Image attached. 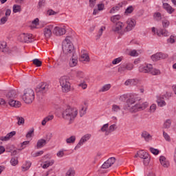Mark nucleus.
<instances>
[{
	"label": "nucleus",
	"instance_id": "nucleus-28",
	"mask_svg": "<svg viewBox=\"0 0 176 176\" xmlns=\"http://www.w3.org/2000/svg\"><path fill=\"white\" fill-rule=\"evenodd\" d=\"M123 6V3H118L116 6L113 7L111 10L110 13H115V12H118Z\"/></svg>",
	"mask_w": 176,
	"mask_h": 176
},
{
	"label": "nucleus",
	"instance_id": "nucleus-20",
	"mask_svg": "<svg viewBox=\"0 0 176 176\" xmlns=\"http://www.w3.org/2000/svg\"><path fill=\"white\" fill-rule=\"evenodd\" d=\"M7 101L10 107H14V108H20L21 107V102L19 101L14 100V99H9Z\"/></svg>",
	"mask_w": 176,
	"mask_h": 176
},
{
	"label": "nucleus",
	"instance_id": "nucleus-56",
	"mask_svg": "<svg viewBox=\"0 0 176 176\" xmlns=\"http://www.w3.org/2000/svg\"><path fill=\"white\" fill-rule=\"evenodd\" d=\"M163 136H164V138L166 140V141H171V139L170 138V135H168V133H166L164 131H163Z\"/></svg>",
	"mask_w": 176,
	"mask_h": 176
},
{
	"label": "nucleus",
	"instance_id": "nucleus-64",
	"mask_svg": "<svg viewBox=\"0 0 176 176\" xmlns=\"http://www.w3.org/2000/svg\"><path fill=\"white\" fill-rule=\"evenodd\" d=\"M156 104H153L151 107H150V111L151 112H155V111H156Z\"/></svg>",
	"mask_w": 176,
	"mask_h": 176
},
{
	"label": "nucleus",
	"instance_id": "nucleus-16",
	"mask_svg": "<svg viewBox=\"0 0 176 176\" xmlns=\"http://www.w3.org/2000/svg\"><path fill=\"white\" fill-rule=\"evenodd\" d=\"M53 30V25H50L45 27L43 30L44 36L46 39H49L52 36V30Z\"/></svg>",
	"mask_w": 176,
	"mask_h": 176
},
{
	"label": "nucleus",
	"instance_id": "nucleus-63",
	"mask_svg": "<svg viewBox=\"0 0 176 176\" xmlns=\"http://www.w3.org/2000/svg\"><path fill=\"white\" fill-rule=\"evenodd\" d=\"M104 3H99L98 4V10L101 11V10H104Z\"/></svg>",
	"mask_w": 176,
	"mask_h": 176
},
{
	"label": "nucleus",
	"instance_id": "nucleus-50",
	"mask_svg": "<svg viewBox=\"0 0 176 176\" xmlns=\"http://www.w3.org/2000/svg\"><path fill=\"white\" fill-rule=\"evenodd\" d=\"M122 58V57H118L115 58L113 61H112V64L113 65H116V64H119V63H121Z\"/></svg>",
	"mask_w": 176,
	"mask_h": 176
},
{
	"label": "nucleus",
	"instance_id": "nucleus-37",
	"mask_svg": "<svg viewBox=\"0 0 176 176\" xmlns=\"http://www.w3.org/2000/svg\"><path fill=\"white\" fill-rule=\"evenodd\" d=\"M76 76L77 78H79L80 79H82L83 78H85V73H83V72L82 71H76Z\"/></svg>",
	"mask_w": 176,
	"mask_h": 176
},
{
	"label": "nucleus",
	"instance_id": "nucleus-3",
	"mask_svg": "<svg viewBox=\"0 0 176 176\" xmlns=\"http://www.w3.org/2000/svg\"><path fill=\"white\" fill-rule=\"evenodd\" d=\"M23 100L25 104H31L35 100V92L31 88H27L24 90Z\"/></svg>",
	"mask_w": 176,
	"mask_h": 176
},
{
	"label": "nucleus",
	"instance_id": "nucleus-53",
	"mask_svg": "<svg viewBox=\"0 0 176 176\" xmlns=\"http://www.w3.org/2000/svg\"><path fill=\"white\" fill-rule=\"evenodd\" d=\"M116 129V124H111L109 127V133L111 134V133H113V131H115V129Z\"/></svg>",
	"mask_w": 176,
	"mask_h": 176
},
{
	"label": "nucleus",
	"instance_id": "nucleus-52",
	"mask_svg": "<svg viewBox=\"0 0 176 176\" xmlns=\"http://www.w3.org/2000/svg\"><path fill=\"white\" fill-rule=\"evenodd\" d=\"M87 108H86L85 109V107H82L81 109L80 110V118H82L84 115H86V111H87Z\"/></svg>",
	"mask_w": 176,
	"mask_h": 176
},
{
	"label": "nucleus",
	"instance_id": "nucleus-61",
	"mask_svg": "<svg viewBox=\"0 0 176 176\" xmlns=\"http://www.w3.org/2000/svg\"><path fill=\"white\" fill-rule=\"evenodd\" d=\"M97 0H89V6L90 8H94L96 6V1Z\"/></svg>",
	"mask_w": 176,
	"mask_h": 176
},
{
	"label": "nucleus",
	"instance_id": "nucleus-21",
	"mask_svg": "<svg viewBox=\"0 0 176 176\" xmlns=\"http://www.w3.org/2000/svg\"><path fill=\"white\" fill-rule=\"evenodd\" d=\"M148 105H149V103H148V102H144L142 104H136V112H139L140 111H144V109L148 108Z\"/></svg>",
	"mask_w": 176,
	"mask_h": 176
},
{
	"label": "nucleus",
	"instance_id": "nucleus-5",
	"mask_svg": "<svg viewBox=\"0 0 176 176\" xmlns=\"http://www.w3.org/2000/svg\"><path fill=\"white\" fill-rule=\"evenodd\" d=\"M139 71L143 74H151V75H160V70L155 69L152 65L148 64L146 66H140Z\"/></svg>",
	"mask_w": 176,
	"mask_h": 176
},
{
	"label": "nucleus",
	"instance_id": "nucleus-34",
	"mask_svg": "<svg viewBox=\"0 0 176 176\" xmlns=\"http://www.w3.org/2000/svg\"><path fill=\"white\" fill-rule=\"evenodd\" d=\"M30 167H31V163L27 161L25 164L22 166V171H27L28 170H30Z\"/></svg>",
	"mask_w": 176,
	"mask_h": 176
},
{
	"label": "nucleus",
	"instance_id": "nucleus-25",
	"mask_svg": "<svg viewBox=\"0 0 176 176\" xmlns=\"http://www.w3.org/2000/svg\"><path fill=\"white\" fill-rule=\"evenodd\" d=\"M6 97L7 100H14L17 97V94L16 91L11 90L6 95Z\"/></svg>",
	"mask_w": 176,
	"mask_h": 176
},
{
	"label": "nucleus",
	"instance_id": "nucleus-9",
	"mask_svg": "<svg viewBox=\"0 0 176 176\" xmlns=\"http://www.w3.org/2000/svg\"><path fill=\"white\" fill-rule=\"evenodd\" d=\"M47 90H49V85L46 82H41L36 87L37 94H44Z\"/></svg>",
	"mask_w": 176,
	"mask_h": 176
},
{
	"label": "nucleus",
	"instance_id": "nucleus-40",
	"mask_svg": "<svg viewBox=\"0 0 176 176\" xmlns=\"http://www.w3.org/2000/svg\"><path fill=\"white\" fill-rule=\"evenodd\" d=\"M32 61H33V64L36 65V67H41L42 61H41L39 59L35 58Z\"/></svg>",
	"mask_w": 176,
	"mask_h": 176
},
{
	"label": "nucleus",
	"instance_id": "nucleus-43",
	"mask_svg": "<svg viewBox=\"0 0 176 176\" xmlns=\"http://www.w3.org/2000/svg\"><path fill=\"white\" fill-rule=\"evenodd\" d=\"M133 12H134V8L133 7V6H129V7L125 10V13H126V14H130L133 13Z\"/></svg>",
	"mask_w": 176,
	"mask_h": 176
},
{
	"label": "nucleus",
	"instance_id": "nucleus-44",
	"mask_svg": "<svg viewBox=\"0 0 176 176\" xmlns=\"http://www.w3.org/2000/svg\"><path fill=\"white\" fill-rule=\"evenodd\" d=\"M109 89H111V85L110 84H107L104 85L101 89L100 90V91H108V90H109Z\"/></svg>",
	"mask_w": 176,
	"mask_h": 176
},
{
	"label": "nucleus",
	"instance_id": "nucleus-51",
	"mask_svg": "<svg viewBox=\"0 0 176 176\" xmlns=\"http://www.w3.org/2000/svg\"><path fill=\"white\" fill-rule=\"evenodd\" d=\"M41 155H43V151H40L36 153H32V156H33V157H37L38 156H41Z\"/></svg>",
	"mask_w": 176,
	"mask_h": 176
},
{
	"label": "nucleus",
	"instance_id": "nucleus-26",
	"mask_svg": "<svg viewBox=\"0 0 176 176\" xmlns=\"http://www.w3.org/2000/svg\"><path fill=\"white\" fill-rule=\"evenodd\" d=\"M157 34L158 36H168V32L166 29H158L157 30Z\"/></svg>",
	"mask_w": 176,
	"mask_h": 176
},
{
	"label": "nucleus",
	"instance_id": "nucleus-47",
	"mask_svg": "<svg viewBox=\"0 0 176 176\" xmlns=\"http://www.w3.org/2000/svg\"><path fill=\"white\" fill-rule=\"evenodd\" d=\"M124 65L126 71H131V69L134 68V65H133L132 63H126L124 64Z\"/></svg>",
	"mask_w": 176,
	"mask_h": 176
},
{
	"label": "nucleus",
	"instance_id": "nucleus-12",
	"mask_svg": "<svg viewBox=\"0 0 176 176\" xmlns=\"http://www.w3.org/2000/svg\"><path fill=\"white\" fill-rule=\"evenodd\" d=\"M115 162H116V158L111 157L104 162L101 166V168H109V167L112 166V165L115 164Z\"/></svg>",
	"mask_w": 176,
	"mask_h": 176
},
{
	"label": "nucleus",
	"instance_id": "nucleus-7",
	"mask_svg": "<svg viewBox=\"0 0 176 176\" xmlns=\"http://www.w3.org/2000/svg\"><path fill=\"white\" fill-rule=\"evenodd\" d=\"M18 39L20 42H24L25 43H31L35 41V38L32 37V34L25 33L20 34Z\"/></svg>",
	"mask_w": 176,
	"mask_h": 176
},
{
	"label": "nucleus",
	"instance_id": "nucleus-59",
	"mask_svg": "<svg viewBox=\"0 0 176 176\" xmlns=\"http://www.w3.org/2000/svg\"><path fill=\"white\" fill-rule=\"evenodd\" d=\"M61 69H63V71H68V69H69V66H68V65H67V63H64L61 66Z\"/></svg>",
	"mask_w": 176,
	"mask_h": 176
},
{
	"label": "nucleus",
	"instance_id": "nucleus-32",
	"mask_svg": "<svg viewBox=\"0 0 176 176\" xmlns=\"http://www.w3.org/2000/svg\"><path fill=\"white\" fill-rule=\"evenodd\" d=\"M16 120L18 126H23L24 123L25 122V120L23 117L17 116Z\"/></svg>",
	"mask_w": 176,
	"mask_h": 176
},
{
	"label": "nucleus",
	"instance_id": "nucleus-2",
	"mask_svg": "<svg viewBox=\"0 0 176 176\" xmlns=\"http://www.w3.org/2000/svg\"><path fill=\"white\" fill-rule=\"evenodd\" d=\"M78 116V110L71 107L70 106H67L65 109H63L62 113V118L65 119V120H67L69 122V124H71L74 120H75V118Z\"/></svg>",
	"mask_w": 176,
	"mask_h": 176
},
{
	"label": "nucleus",
	"instance_id": "nucleus-42",
	"mask_svg": "<svg viewBox=\"0 0 176 176\" xmlns=\"http://www.w3.org/2000/svg\"><path fill=\"white\" fill-rule=\"evenodd\" d=\"M104 30H105V27H102L100 29L98 34L96 35V41H98V39H100V38H101V36L102 35V32H104Z\"/></svg>",
	"mask_w": 176,
	"mask_h": 176
},
{
	"label": "nucleus",
	"instance_id": "nucleus-18",
	"mask_svg": "<svg viewBox=\"0 0 176 176\" xmlns=\"http://www.w3.org/2000/svg\"><path fill=\"white\" fill-rule=\"evenodd\" d=\"M160 162L164 168H168V167H170V162L168 161L167 158L163 155L160 157Z\"/></svg>",
	"mask_w": 176,
	"mask_h": 176
},
{
	"label": "nucleus",
	"instance_id": "nucleus-6",
	"mask_svg": "<svg viewBox=\"0 0 176 176\" xmlns=\"http://www.w3.org/2000/svg\"><path fill=\"white\" fill-rule=\"evenodd\" d=\"M135 104V99L129 98L126 100V104L124 106V111H129L131 113H135L137 110V104Z\"/></svg>",
	"mask_w": 176,
	"mask_h": 176
},
{
	"label": "nucleus",
	"instance_id": "nucleus-15",
	"mask_svg": "<svg viewBox=\"0 0 176 176\" xmlns=\"http://www.w3.org/2000/svg\"><path fill=\"white\" fill-rule=\"evenodd\" d=\"M72 57L69 59V67H71L72 68L74 67H76V65H78V55L76 54H74L73 55H71Z\"/></svg>",
	"mask_w": 176,
	"mask_h": 176
},
{
	"label": "nucleus",
	"instance_id": "nucleus-58",
	"mask_svg": "<svg viewBox=\"0 0 176 176\" xmlns=\"http://www.w3.org/2000/svg\"><path fill=\"white\" fill-rule=\"evenodd\" d=\"M130 56H131L132 57H137V56H138V52H137V50H133L130 52Z\"/></svg>",
	"mask_w": 176,
	"mask_h": 176
},
{
	"label": "nucleus",
	"instance_id": "nucleus-14",
	"mask_svg": "<svg viewBox=\"0 0 176 176\" xmlns=\"http://www.w3.org/2000/svg\"><path fill=\"white\" fill-rule=\"evenodd\" d=\"M65 32V28H60L58 26L55 27L53 30V34L56 36H61V35H64Z\"/></svg>",
	"mask_w": 176,
	"mask_h": 176
},
{
	"label": "nucleus",
	"instance_id": "nucleus-11",
	"mask_svg": "<svg viewBox=\"0 0 176 176\" xmlns=\"http://www.w3.org/2000/svg\"><path fill=\"white\" fill-rule=\"evenodd\" d=\"M91 137V135H90L89 133L82 136V138L80 140L79 142L77 144V145L74 148V149L75 150L79 149V148H80V146L82 145H83L85 144V142H87V141H89V140H90Z\"/></svg>",
	"mask_w": 176,
	"mask_h": 176
},
{
	"label": "nucleus",
	"instance_id": "nucleus-62",
	"mask_svg": "<svg viewBox=\"0 0 176 176\" xmlns=\"http://www.w3.org/2000/svg\"><path fill=\"white\" fill-rule=\"evenodd\" d=\"M0 49L3 50V49H6V42L3 41L0 44Z\"/></svg>",
	"mask_w": 176,
	"mask_h": 176
},
{
	"label": "nucleus",
	"instance_id": "nucleus-49",
	"mask_svg": "<svg viewBox=\"0 0 176 176\" xmlns=\"http://www.w3.org/2000/svg\"><path fill=\"white\" fill-rule=\"evenodd\" d=\"M8 19L9 18L6 16H3L0 19V25H3V24H5L8 21Z\"/></svg>",
	"mask_w": 176,
	"mask_h": 176
},
{
	"label": "nucleus",
	"instance_id": "nucleus-36",
	"mask_svg": "<svg viewBox=\"0 0 176 176\" xmlns=\"http://www.w3.org/2000/svg\"><path fill=\"white\" fill-rule=\"evenodd\" d=\"M76 140V138L74 135L71 136L70 138L66 139L67 144H74Z\"/></svg>",
	"mask_w": 176,
	"mask_h": 176
},
{
	"label": "nucleus",
	"instance_id": "nucleus-55",
	"mask_svg": "<svg viewBox=\"0 0 176 176\" xmlns=\"http://www.w3.org/2000/svg\"><path fill=\"white\" fill-rule=\"evenodd\" d=\"M162 25H163L164 28H167V27H168V25H170V21H168V20L162 21Z\"/></svg>",
	"mask_w": 176,
	"mask_h": 176
},
{
	"label": "nucleus",
	"instance_id": "nucleus-35",
	"mask_svg": "<svg viewBox=\"0 0 176 176\" xmlns=\"http://www.w3.org/2000/svg\"><path fill=\"white\" fill-rule=\"evenodd\" d=\"M120 20V15H114L111 17V21L112 23H118Z\"/></svg>",
	"mask_w": 176,
	"mask_h": 176
},
{
	"label": "nucleus",
	"instance_id": "nucleus-48",
	"mask_svg": "<svg viewBox=\"0 0 176 176\" xmlns=\"http://www.w3.org/2000/svg\"><path fill=\"white\" fill-rule=\"evenodd\" d=\"M66 176H75V170L72 168H70L66 173Z\"/></svg>",
	"mask_w": 176,
	"mask_h": 176
},
{
	"label": "nucleus",
	"instance_id": "nucleus-54",
	"mask_svg": "<svg viewBox=\"0 0 176 176\" xmlns=\"http://www.w3.org/2000/svg\"><path fill=\"white\" fill-rule=\"evenodd\" d=\"M45 3H46V0H40L38 1V9H41L42 6H45Z\"/></svg>",
	"mask_w": 176,
	"mask_h": 176
},
{
	"label": "nucleus",
	"instance_id": "nucleus-1",
	"mask_svg": "<svg viewBox=\"0 0 176 176\" xmlns=\"http://www.w3.org/2000/svg\"><path fill=\"white\" fill-rule=\"evenodd\" d=\"M72 40V37L67 36L62 44L63 53L69 56L76 54V52H75V47L74 46V44H72V42L71 41Z\"/></svg>",
	"mask_w": 176,
	"mask_h": 176
},
{
	"label": "nucleus",
	"instance_id": "nucleus-33",
	"mask_svg": "<svg viewBox=\"0 0 176 176\" xmlns=\"http://www.w3.org/2000/svg\"><path fill=\"white\" fill-rule=\"evenodd\" d=\"M14 13H20L21 12V6L15 4L12 7Z\"/></svg>",
	"mask_w": 176,
	"mask_h": 176
},
{
	"label": "nucleus",
	"instance_id": "nucleus-29",
	"mask_svg": "<svg viewBox=\"0 0 176 176\" xmlns=\"http://www.w3.org/2000/svg\"><path fill=\"white\" fill-rule=\"evenodd\" d=\"M80 61H86L89 63L90 61V57L89 56V54H82L80 58Z\"/></svg>",
	"mask_w": 176,
	"mask_h": 176
},
{
	"label": "nucleus",
	"instance_id": "nucleus-39",
	"mask_svg": "<svg viewBox=\"0 0 176 176\" xmlns=\"http://www.w3.org/2000/svg\"><path fill=\"white\" fill-rule=\"evenodd\" d=\"M171 126V120H166L164 123V129H170Z\"/></svg>",
	"mask_w": 176,
	"mask_h": 176
},
{
	"label": "nucleus",
	"instance_id": "nucleus-13",
	"mask_svg": "<svg viewBox=\"0 0 176 176\" xmlns=\"http://www.w3.org/2000/svg\"><path fill=\"white\" fill-rule=\"evenodd\" d=\"M122 28H123V23L117 22L115 25L112 27V31L113 32H117L118 34H120L123 35V32H122Z\"/></svg>",
	"mask_w": 176,
	"mask_h": 176
},
{
	"label": "nucleus",
	"instance_id": "nucleus-22",
	"mask_svg": "<svg viewBox=\"0 0 176 176\" xmlns=\"http://www.w3.org/2000/svg\"><path fill=\"white\" fill-rule=\"evenodd\" d=\"M141 137H142V138H144V141H146V142H149L152 140V136L146 131H144L142 133Z\"/></svg>",
	"mask_w": 176,
	"mask_h": 176
},
{
	"label": "nucleus",
	"instance_id": "nucleus-8",
	"mask_svg": "<svg viewBox=\"0 0 176 176\" xmlns=\"http://www.w3.org/2000/svg\"><path fill=\"white\" fill-rule=\"evenodd\" d=\"M52 137H53V134L48 133L46 135V139H40L37 141L36 148L37 149H41V148H43L50 140H52Z\"/></svg>",
	"mask_w": 176,
	"mask_h": 176
},
{
	"label": "nucleus",
	"instance_id": "nucleus-24",
	"mask_svg": "<svg viewBox=\"0 0 176 176\" xmlns=\"http://www.w3.org/2000/svg\"><path fill=\"white\" fill-rule=\"evenodd\" d=\"M16 135V131H13L8 133L6 136H1L0 138L1 141H9L12 137Z\"/></svg>",
	"mask_w": 176,
	"mask_h": 176
},
{
	"label": "nucleus",
	"instance_id": "nucleus-46",
	"mask_svg": "<svg viewBox=\"0 0 176 176\" xmlns=\"http://www.w3.org/2000/svg\"><path fill=\"white\" fill-rule=\"evenodd\" d=\"M120 107L118 106V104H113L112 105V111L113 112H119V111H120Z\"/></svg>",
	"mask_w": 176,
	"mask_h": 176
},
{
	"label": "nucleus",
	"instance_id": "nucleus-17",
	"mask_svg": "<svg viewBox=\"0 0 176 176\" xmlns=\"http://www.w3.org/2000/svg\"><path fill=\"white\" fill-rule=\"evenodd\" d=\"M167 55L162 53L158 52L151 56V60L153 61H159V60H162V58H166Z\"/></svg>",
	"mask_w": 176,
	"mask_h": 176
},
{
	"label": "nucleus",
	"instance_id": "nucleus-19",
	"mask_svg": "<svg viewBox=\"0 0 176 176\" xmlns=\"http://www.w3.org/2000/svg\"><path fill=\"white\" fill-rule=\"evenodd\" d=\"M126 27L125 28L124 31H131L135 27V20L129 19L126 21Z\"/></svg>",
	"mask_w": 176,
	"mask_h": 176
},
{
	"label": "nucleus",
	"instance_id": "nucleus-60",
	"mask_svg": "<svg viewBox=\"0 0 176 176\" xmlns=\"http://www.w3.org/2000/svg\"><path fill=\"white\" fill-rule=\"evenodd\" d=\"M59 60L62 63H64V61H67V56L60 55V56L59 57Z\"/></svg>",
	"mask_w": 176,
	"mask_h": 176
},
{
	"label": "nucleus",
	"instance_id": "nucleus-10",
	"mask_svg": "<svg viewBox=\"0 0 176 176\" xmlns=\"http://www.w3.org/2000/svg\"><path fill=\"white\" fill-rule=\"evenodd\" d=\"M138 155L140 159H144V164L145 166H148L149 164V162L151 160V157L149 154L143 150L138 152Z\"/></svg>",
	"mask_w": 176,
	"mask_h": 176
},
{
	"label": "nucleus",
	"instance_id": "nucleus-30",
	"mask_svg": "<svg viewBox=\"0 0 176 176\" xmlns=\"http://www.w3.org/2000/svg\"><path fill=\"white\" fill-rule=\"evenodd\" d=\"M53 164H54V160L46 161L43 165V168H47L50 166H53Z\"/></svg>",
	"mask_w": 176,
	"mask_h": 176
},
{
	"label": "nucleus",
	"instance_id": "nucleus-4",
	"mask_svg": "<svg viewBox=\"0 0 176 176\" xmlns=\"http://www.w3.org/2000/svg\"><path fill=\"white\" fill-rule=\"evenodd\" d=\"M60 85L62 87L63 93H68L71 90V83H69V78L67 76H63L59 79Z\"/></svg>",
	"mask_w": 176,
	"mask_h": 176
},
{
	"label": "nucleus",
	"instance_id": "nucleus-45",
	"mask_svg": "<svg viewBox=\"0 0 176 176\" xmlns=\"http://www.w3.org/2000/svg\"><path fill=\"white\" fill-rule=\"evenodd\" d=\"M10 163L12 166H17V164H19V160H17V157H14L11 158Z\"/></svg>",
	"mask_w": 176,
	"mask_h": 176
},
{
	"label": "nucleus",
	"instance_id": "nucleus-27",
	"mask_svg": "<svg viewBox=\"0 0 176 176\" xmlns=\"http://www.w3.org/2000/svg\"><path fill=\"white\" fill-rule=\"evenodd\" d=\"M163 8L164 9H166V12H168L169 14H171V13L174 12V9L173 8V7H171V6H170V4L167 3H163Z\"/></svg>",
	"mask_w": 176,
	"mask_h": 176
},
{
	"label": "nucleus",
	"instance_id": "nucleus-31",
	"mask_svg": "<svg viewBox=\"0 0 176 176\" xmlns=\"http://www.w3.org/2000/svg\"><path fill=\"white\" fill-rule=\"evenodd\" d=\"M164 98L159 97L157 100V102L159 107H164L166 102L163 100Z\"/></svg>",
	"mask_w": 176,
	"mask_h": 176
},
{
	"label": "nucleus",
	"instance_id": "nucleus-41",
	"mask_svg": "<svg viewBox=\"0 0 176 176\" xmlns=\"http://www.w3.org/2000/svg\"><path fill=\"white\" fill-rule=\"evenodd\" d=\"M149 151H150V152H151V153H153V155H157V154L160 153V151H159V149L155 148L153 147H150Z\"/></svg>",
	"mask_w": 176,
	"mask_h": 176
},
{
	"label": "nucleus",
	"instance_id": "nucleus-23",
	"mask_svg": "<svg viewBox=\"0 0 176 176\" xmlns=\"http://www.w3.org/2000/svg\"><path fill=\"white\" fill-rule=\"evenodd\" d=\"M109 124H104L101 129L99 130V131H101V133H104L105 137H107V135H109Z\"/></svg>",
	"mask_w": 176,
	"mask_h": 176
},
{
	"label": "nucleus",
	"instance_id": "nucleus-38",
	"mask_svg": "<svg viewBox=\"0 0 176 176\" xmlns=\"http://www.w3.org/2000/svg\"><path fill=\"white\" fill-rule=\"evenodd\" d=\"M118 71L120 74H123L125 71H127L126 65L124 64L121 65L120 67H118Z\"/></svg>",
	"mask_w": 176,
	"mask_h": 176
},
{
	"label": "nucleus",
	"instance_id": "nucleus-57",
	"mask_svg": "<svg viewBox=\"0 0 176 176\" xmlns=\"http://www.w3.org/2000/svg\"><path fill=\"white\" fill-rule=\"evenodd\" d=\"M34 128H32L31 130L28 132L26 134V138H30L32 134H34Z\"/></svg>",
	"mask_w": 176,
	"mask_h": 176
}]
</instances>
